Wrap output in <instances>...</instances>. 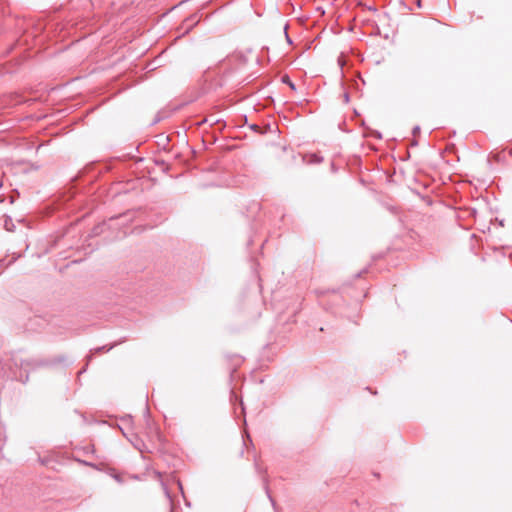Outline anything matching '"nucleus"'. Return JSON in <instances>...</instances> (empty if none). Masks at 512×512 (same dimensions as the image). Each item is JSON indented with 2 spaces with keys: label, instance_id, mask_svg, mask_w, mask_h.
Masks as SVG:
<instances>
[{
  "label": "nucleus",
  "instance_id": "f257e3e1",
  "mask_svg": "<svg viewBox=\"0 0 512 512\" xmlns=\"http://www.w3.org/2000/svg\"><path fill=\"white\" fill-rule=\"evenodd\" d=\"M282 81H283L284 83H287V85H289L291 89H293V90L295 89L294 84L290 81V79H289V77H288V76H284V77L282 78Z\"/></svg>",
  "mask_w": 512,
  "mask_h": 512
}]
</instances>
